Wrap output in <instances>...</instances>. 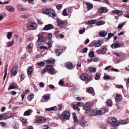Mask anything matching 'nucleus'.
Here are the masks:
<instances>
[{
    "label": "nucleus",
    "mask_w": 129,
    "mask_h": 129,
    "mask_svg": "<svg viewBox=\"0 0 129 129\" xmlns=\"http://www.w3.org/2000/svg\"><path fill=\"white\" fill-rule=\"evenodd\" d=\"M104 78L105 80L110 79V78L109 75H106V73L104 74Z\"/></svg>",
    "instance_id": "47"
},
{
    "label": "nucleus",
    "mask_w": 129,
    "mask_h": 129,
    "mask_svg": "<svg viewBox=\"0 0 129 129\" xmlns=\"http://www.w3.org/2000/svg\"><path fill=\"white\" fill-rule=\"evenodd\" d=\"M96 68L93 67H91L89 68V71L91 73H94L96 70Z\"/></svg>",
    "instance_id": "40"
},
{
    "label": "nucleus",
    "mask_w": 129,
    "mask_h": 129,
    "mask_svg": "<svg viewBox=\"0 0 129 129\" xmlns=\"http://www.w3.org/2000/svg\"><path fill=\"white\" fill-rule=\"evenodd\" d=\"M88 77V75L87 74H83L80 77V79L82 80H86Z\"/></svg>",
    "instance_id": "22"
},
{
    "label": "nucleus",
    "mask_w": 129,
    "mask_h": 129,
    "mask_svg": "<svg viewBox=\"0 0 129 129\" xmlns=\"http://www.w3.org/2000/svg\"><path fill=\"white\" fill-rule=\"evenodd\" d=\"M61 116L62 118L68 120L69 119L70 116V113L68 111H65L62 113Z\"/></svg>",
    "instance_id": "5"
},
{
    "label": "nucleus",
    "mask_w": 129,
    "mask_h": 129,
    "mask_svg": "<svg viewBox=\"0 0 129 129\" xmlns=\"http://www.w3.org/2000/svg\"><path fill=\"white\" fill-rule=\"evenodd\" d=\"M6 9L10 12H13L15 10V8H14L10 6H6Z\"/></svg>",
    "instance_id": "17"
},
{
    "label": "nucleus",
    "mask_w": 129,
    "mask_h": 129,
    "mask_svg": "<svg viewBox=\"0 0 129 129\" xmlns=\"http://www.w3.org/2000/svg\"><path fill=\"white\" fill-rule=\"evenodd\" d=\"M62 7V6L61 4H58L56 6V8L57 10H59L61 9Z\"/></svg>",
    "instance_id": "51"
},
{
    "label": "nucleus",
    "mask_w": 129,
    "mask_h": 129,
    "mask_svg": "<svg viewBox=\"0 0 129 129\" xmlns=\"http://www.w3.org/2000/svg\"><path fill=\"white\" fill-rule=\"evenodd\" d=\"M37 24L34 22H29L27 23V29L29 30H33L36 29L37 27Z\"/></svg>",
    "instance_id": "3"
},
{
    "label": "nucleus",
    "mask_w": 129,
    "mask_h": 129,
    "mask_svg": "<svg viewBox=\"0 0 129 129\" xmlns=\"http://www.w3.org/2000/svg\"><path fill=\"white\" fill-rule=\"evenodd\" d=\"M58 32L59 31H56L55 32V36L57 38H59V37H60V36H59V33L58 34Z\"/></svg>",
    "instance_id": "62"
},
{
    "label": "nucleus",
    "mask_w": 129,
    "mask_h": 129,
    "mask_svg": "<svg viewBox=\"0 0 129 129\" xmlns=\"http://www.w3.org/2000/svg\"><path fill=\"white\" fill-rule=\"evenodd\" d=\"M102 49H98L96 51V52L98 54H105L107 51V48L106 46H103L101 47Z\"/></svg>",
    "instance_id": "6"
},
{
    "label": "nucleus",
    "mask_w": 129,
    "mask_h": 129,
    "mask_svg": "<svg viewBox=\"0 0 129 129\" xmlns=\"http://www.w3.org/2000/svg\"><path fill=\"white\" fill-rule=\"evenodd\" d=\"M90 45L91 46H94L95 47H97L100 46L101 44L100 41L98 42H96L95 41H93L90 43Z\"/></svg>",
    "instance_id": "11"
},
{
    "label": "nucleus",
    "mask_w": 129,
    "mask_h": 129,
    "mask_svg": "<svg viewBox=\"0 0 129 129\" xmlns=\"http://www.w3.org/2000/svg\"><path fill=\"white\" fill-rule=\"evenodd\" d=\"M105 112V110L104 109L101 108L98 110H92L89 114V115L91 116L100 115L104 114Z\"/></svg>",
    "instance_id": "1"
},
{
    "label": "nucleus",
    "mask_w": 129,
    "mask_h": 129,
    "mask_svg": "<svg viewBox=\"0 0 129 129\" xmlns=\"http://www.w3.org/2000/svg\"><path fill=\"white\" fill-rule=\"evenodd\" d=\"M87 91L89 93H93L94 92V90L93 88L90 87L87 89Z\"/></svg>",
    "instance_id": "34"
},
{
    "label": "nucleus",
    "mask_w": 129,
    "mask_h": 129,
    "mask_svg": "<svg viewBox=\"0 0 129 129\" xmlns=\"http://www.w3.org/2000/svg\"><path fill=\"white\" fill-rule=\"evenodd\" d=\"M85 31V28H83V29L80 30L79 31V33L81 34H83Z\"/></svg>",
    "instance_id": "59"
},
{
    "label": "nucleus",
    "mask_w": 129,
    "mask_h": 129,
    "mask_svg": "<svg viewBox=\"0 0 129 129\" xmlns=\"http://www.w3.org/2000/svg\"><path fill=\"white\" fill-rule=\"evenodd\" d=\"M46 120V119L44 117H39L37 118L36 119L35 122L38 123H43Z\"/></svg>",
    "instance_id": "12"
},
{
    "label": "nucleus",
    "mask_w": 129,
    "mask_h": 129,
    "mask_svg": "<svg viewBox=\"0 0 129 129\" xmlns=\"http://www.w3.org/2000/svg\"><path fill=\"white\" fill-rule=\"evenodd\" d=\"M33 46V45L32 43H30L26 47V49H31Z\"/></svg>",
    "instance_id": "42"
},
{
    "label": "nucleus",
    "mask_w": 129,
    "mask_h": 129,
    "mask_svg": "<svg viewBox=\"0 0 129 129\" xmlns=\"http://www.w3.org/2000/svg\"><path fill=\"white\" fill-rule=\"evenodd\" d=\"M39 85L40 87L41 88L43 87L45 85L44 83L43 82H40L39 83Z\"/></svg>",
    "instance_id": "60"
},
{
    "label": "nucleus",
    "mask_w": 129,
    "mask_h": 129,
    "mask_svg": "<svg viewBox=\"0 0 129 129\" xmlns=\"http://www.w3.org/2000/svg\"><path fill=\"white\" fill-rule=\"evenodd\" d=\"M53 11V10L51 9H43L42 10L44 14L49 15L50 14L51 12Z\"/></svg>",
    "instance_id": "16"
},
{
    "label": "nucleus",
    "mask_w": 129,
    "mask_h": 129,
    "mask_svg": "<svg viewBox=\"0 0 129 129\" xmlns=\"http://www.w3.org/2000/svg\"><path fill=\"white\" fill-rule=\"evenodd\" d=\"M99 35L100 37H104L107 35L106 32L104 30H102L100 31L99 33Z\"/></svg>",
    "instance_id": "20"
},
{
    "label": "nucleus",
    "mask_w": 129,
    "mask_h": 129,
    "mask_svg": "<svg viewBox=\"0 0 129 129\" xmlns=\"http://www.w3.org/2000/svg\"><path fill=\"white\" fill-rule=\"evenodd\" d=\"M84 105V103H83L79 102L77 103V105L79 107H81L83 106Z\"/></svg>",
    "instance_id": "52"
},
{
    "label": "nucleus",
    "mask_w": 129,
    "mask_h": 129,
    "mask_svg": "<svg viewBox=\"0 0 129 129\" xmlns=\"http://www.w3.org/2000/svg\"><path fill=\"white\" fill-rule=\"evenodd\" d=\"M49 16L52 18H54L56 16V15L54 12V11H51L50 14H49Z\"/></svg>",
    "instance_id": "36"
},
{
    "label": "nucleus",
    "mask_w": 129,
    "mask_h": 129,
    "mask_svg": "<svg viewBox=\"0 0 129 129\" xmlns=\"http://www.w3.org/2000/svg\"><path fill=\"white\" fill-rule=\"evenodd\" d=\"M96 21L95 20H90L89 21L87 22V23H88L90 24H93L96 23Z\"/></svg>",
    "instance_id": "43"
},
{
    "label": "nucleus",
    "mask_w": 129,
    "mask_h": 129,
    "mask_svg": "<svg viewBox=\"0 0 129 129\" xmlns=\"http://www.w3.org/2000/svg\"><path fill=\"white\" fill-rule=\"evenodd\" d=\"M20 17L23 18H27L29 17V15L28 14H25L24 15H21Z\"/></svg>",
    "instance_id": "33"
},
{
    "label": "nucleus",
    "mask_w": 129,
    "mask_h": 129,
    "mask_svg": "<svg viewBox=\"0 0 129 129\" xmlns=\"http://www.w3.org/2000/svg\"><path fill=\"white\" fill-rule=\"evenodd\" d=\"M108 10L106 7L101 8L98 10V12L101 13H103L107 12Z\"/></svg>",
    "instance_id": "13"
},
{
    "label": "nucleus",
    "mask_w": 129,
    "mask_h": 129,
    "mask_svg": "<svg viewBox=\"0 0 129 129\" xmlns=\"http://www.w3.org/2000/svg\"><path fill=\"white\" fill-rule=\"evenodd\" d=\"M120 46V44L117 43H114L113 44L111 45V47L113 49H115L119 47Z\"/></svg>",
    "instance_id": "21"
},
{
    "label": "nucleus",
    "mask_w": 129,
    "mask_h": 129,
    "mask_svg": "<svg viewBox=\"0 0 129 129\" xmlns=\"http://www.w3.org/2000/svg\"><path fill=\"white\" fill-rule=\"evenodd\" d=\"M62 14L64 16H67L68 15V14L67 13V9H65L63 10Z\"/></svg>",
    "instance_id": "44"
},
{
    "label": "nucleus",
    "mask_w": 129,
    "mask_h": 129,
    "mask_svg": "<svg viewBox=\"0 0 129 129\" xmlns=\"http://www.w3.org/2000/svg\"><path fill=\"white\" fill-rule=\"evenodd\" d=\"M33 69L32 67H30L28 68L27 71V74L28 75H31L33 72Z\"/></svg>",
    "instance_id": "29"
},
{
    "label": "nucleus",
    "mask_w": 129,
    "mask_h": 129,
    "mask_svg": "<svg viewBox=\"0 0 129 129\" xmlns=\"http://www.w3.org/2000/svg\"><path fill=\"white\" fill-rule=\"evenodd\" d=\"M50 97L49 96L46 95H44V96L41 100L40 102H48V100L50 99Z\"/></svg>",
    "instance_id": "15"
},
{
    "label": "nucleus",
    "mask_w": 129,
    "mask_h": 129,
    "mask_svg": "<svg viewBox=\"0 0 129 129\" xmlns=\"http://www.w3.org/2000/svg\"><path fill=\"white\" fill-rule=\"evenodd\" d=\"M89 56L91 57H94V54L93 52L91 51L89 53Z\"/></svg>",
    "instance_id": "48"
},
{
    "label": "nucleus",
    "mask_w": 129,
    "mask_h": 129,
    "mask_svg": "<svg viewBox=\"0 0 129 129\" xmlns=\"http://www.w3.org/2000/svg\"><path fill=\"white\" fill-rule=\"evenodd\" d=\"M46 62L48 63H51L53 64L55 62L54 59H50L46 61Z\"/></svg>",
    "instance_id": "37"
},
{
    "label": "nucleus",
    "mask_w": 129,
    "mask_h": 129,
    "mask_svg": "<svg viewBox=\"0 0 129 129\" xmlns=\"http://www.w3.org/2000/svg\"><path fill=\"white\" fill-rule=\"evenodd\" d=\"M55 53L58 56L62 52V50L61 49H57L55 51Z\"/></svg>",
    "instance_id": "28"
},
{
    "label": "nucleus",
    "mask_w": 129,
    "mask_h": 129,
    "mask_svg": "<svg viewBox=\"0 0 129 129\" xmlns=\"http://www.w3.org/2000/svg\"><path fill=\"white\" fill-rule=\"evenodd\" d=\"M27 9L23 8H19L18 9V11L19 12L24 11H26Z\"/></svg>",
    "instance_id": "53"
},
{
    "label": "nucleus",
    "mask_w": 129,
    "mask_h": 129,
    "mask_svg": "<svg viewBox=\"0 0 129 129\" xmlns=\"http://www.w3.org/2000/svg\"><path fill=\"white\" fill-rule=\"evenodd\" d=\"M108 123L111 124L113 126H111V129H116V126L118 125L119 122L116 119L110 118L108 120Z\"/></svg>",
    "instance_id": "2"
},
{
    "label": "nucleus",
    "mask_w": 129,
    "mask_h": 129,
    "mask_svg": "<svg viewBox=\"0 0 129 129\" xmlns=\"http://www.w3.org/2000/svg\"><path fill=\"white\" fill-rule=\"evenodd\" d=\"M25 78V75L23 74H22L20 77V79L21 80H23Z\"/></svg>",
    "instance_id": "63"
},
{
    "label": "nucleus",
    "mask_w": 129,
    "mask_h": 129,
    "mask_svg": "<svg viewBox=\"0 0 129 129\" xmlns=\"http://www.w3.org/2000/svg\"><path fill=\"white\" fill-rule=\"evenodd\" d=\"M46 67L47 70L49 72L50 74L52 75L55 74L54 70L52 66L47 65Z\"/></svg>",
    "instance_id": "10"
},
{
    "label": "nucleus",
    "mask_w": 129,
    "mask_h": 129,
    "mask_svg": "<svg viewBox=\"0 0 129 129\" xmlns=\"http://www.w3.org/2000/svg\"><path fill=\"white\" fill-rule=\"evenodd\" d=\"M37 64L41 66H44L45 65V63L44 62L41 61L40 62L38 63Z\"/></svg>",
    "instance_id": "50"
},
{
    "label": "nucleus",
    "mask_w": 129,
    "mask_h": 129,
    "mask_svg": "<svg viewBox=\"0 0 129 129\" xmlns=\"http://www.w3.org/2000/svg\"><path fill=\"white\" fill-rule=\"evenodd\" d=\"M73 118L74 121L76 122H78V120L76 116H73Z\"/></svg>",
    "instance_id": "56"
},
{
    "label": "nucleus",
    "mask_w": 129,
    "mask_h": 129,
    "mask_svg": "<svg viewBox=\"0 0 129 129\" xmlns=\"http://www.w3.org/2000/svg\"><path fill=\"white\" fill-rule=\"evenodd\" d=\"M47 71V69L46 68V66L45 68L41 72V74H43L45 73Z\"/></svg>",
    "instance_id": "57"
},
{
    "label": "nucleus",
    "mask_w": 129,
    "mask_h": 129,
    "mask_svg": "<svg viewBox=\"0 0 129 129\" xmlns=\"http://www.w3.org/2000/svg\"><path fill=\"white\" fill-rule=\"evenodd\" d=\"M100 77V74L99 73H96L95 75V79L96 80H98Z\"/></svg>",
    "instance_id": "46"
},
{
    "label": "nucleus",
    "mask_w": 129,
    "mask_h": 129,
    "mask_svg": "<svg viewBox=\"0 0 129 129\" xmlns=\"http://www.w3.org/2000/svg\"><path fill=\"white\" fill-rule=\"evenodd\" d=\"M71 107L75 110L79 111L80 110V108L75 104L72 105Z\"/></svg>",
    "instance_id": "31"
},
{
    "label": "nucleus",
    "mask_w": 129,
    "mask_h": 129,
    "mask_svg": "<svg viewBox=\"0 0 129 129\" xmlns=\"http://www.w3.org/2000/svg\"><path fill=\"white\" fill-rule=\"evenodd\" d=\"M116 101L119 102L122 99V97L120 95H118L116 96L115 98Z\"/></svg>",
    "instance_id": "19"
},
{
    "label": "nucleus",
    "mask_w": 129,
    "mask_h": 129,
    "mask_svg": "<svg viewBox=\"0 0 129 129\" xmlns=\"http://www.w3.org/2000/svg\"><path fill=\"white\" fill-rule=\"evenodd\" d=\"M32 112L31 110L30 109L24 112V116H27L30 115H31Z\"/></svg>",
    "instance_id": "23"
},
{
    "label": "nucleus",
    "mask_w": 129,
    "mask_h": 129,
    "mask_svg": "<svg viewBox=\"0 0 129 129\" xmlns=\"http://www.w3.org/2000/svg\"><path fill=\"white\" fill-rule=\"evenodd\" d=\"M56 21L59 27H63L66 24V23L65 21H62L60 19H57Z\"/></svg>",
    "instance_id": "7"
},
{
    "label": "nucleus",
    "mask_w": 129,
    "mask_h": 129,
    "mask_svg": "<svg viewBox=\"0 0 129 129\" xmlns=\"http://www.w3.org/2000/svg\"><path fill=\"white\" fill-rule=\"evenodd\" d=\"M80 125L82 127H84L85 125V124L86 123V121L83 119H81L80 121Z\"/></svg>",
    "instance_id": "25"
},
{
    "label": "nucleus",
    "mask_w": 129,
    "mask_h": 129,
    "mask_svg": "<svg viewBox=\"0 0 129 129\" xmlns=\"http://www.w3.org/2000/svg\"><path fill=\"white\" fill-rule=\"evenodd\" d=\"M7 69H5L4 72L5 73V74L3 80V81H4L6 79V77L7 75Z\"/></svg>",
    "instance_id": "45"
},
{
    "label": "nucleus",
    "mask_w": 129,
    "mask_h": 129,
    "mask_svg": "<svg viewBox=\"0 0 129 129\" xmlns=\"http://www.w3.org/2000/svg\"><path fill=\"white\" fill-rule=\"evenodd\" d=\"M112 101L110 99H108L106 101V103L107 106H111L112 105Z\"/></svg>",
    "instance_id": "32"
},
{
    "label": "nucleus",
    "mask_w": 129,
    "mask_h": 129,
    "mask_svg": "<svg viewBox=\"0 0 129 129\" xmlns=\"http://www.w3.org/2000/svg\"><path fill=\"white\" fill-rule=\"evenodd\" d=\"M20 119L21 121L22 122L25 124L26 123L27 121L26 119H24L21 118Z\"/></svg>",
    "instance_id": "54"
},
{
    "label": "nucleus",
    "mask_w": 129,
    "mask_h": 129,
    "mask_svg": "<svg viewBox=\"0 0 129 129\" xmlns=\"http://www.w3.org/2000/svg\"><path fill=\"white\" fill-rule=\"evenodd\" d=\"M34 97V94L32 93H31L30 94V95L28 96L27 98L28 100L30 101Z\"/></svg>",
    "instance_id": "38"
},
{
    "label": "nucleus",
    "mask_w": 129,
    "mask_h": 129,
    "mask_svg": "<svg viewBox=\"0 0 129 129\" xmlns=\"http://www.w3.org/2000/svg\"><path fill=\"white\" fill-rule=\"evenodd\" d=\"M14 41L13 40L11 41H9L6 42V47H9L11 46L14 44Z\"/></svg>",
    "instance_id": "24"
},
{
    "label": "nucleus",
    "mask_w": 129,
    "mask_h": 129,
    "mask_svg": "<svg viewBox=\"0 0 129 129\" xmlns=\"http://www.w3.org/2000/svg\"><path fill=\"white\" fill-rule=\"evenodd\" d=\"M5 117L6 119H7L10 118H13V119H14V118H13L14 116L13 113H7L5 114Z\"/></svg>",
    "instance_id": "18"
},
{
    "label": "nucleus",
    "mask_w": 129,
    "mask_h": 129,
    "mask_svg": "<svg viewBox=\"0 0 129 129\" xmlns=\"http://www.w3.org/2000/svg\"><path fill=\"white\" fill-rule=\"evenodd\" d=\"M38 39L37 42L38 45H40L42 44V43L45 41V37L43 35L39 34L38 35Z\"/></svg>",
    "instance_id": "4"
},
{
    "label": "nucleus",
    "mask_w": 129,
    "mask_h": 129,
    "mask_svg": "<svg viewBox=\"0 0 129 129\" xmlns=\"http://www.w3.org/2000/svg\"><path fill=\"white\" fill-rule=\"evenodd\" d=\"M119 122L121 124H124L128 123L129 121L126 120H124L120 121Z\"/></svg>",
    "instance_id": "35"
},
{
    "label": "nucleus",
    "mask_w": 129,
    "mask_h": 129,
    "mask_svg": "<svg viewBox=\"0 0 129 129\" xmlns=\"http://www.w3.org/2000/svg\"><path fill=\"white\" fill-rule=\"evenodd\" d=\"M65 66L69 69H72L73 68V66L71 63L68 62L66 63Z\"/></svg>",
    "instance_id": "27"
},
{
    "label": "nucleus",
    "mask_w": 129,
    "mask_h": 129,
    "mask_svg": "<svg viewBox=\"0 0 129 129\" xmlns=\"http://www.w3.org/2000/svg\"><path fill=\"white\" fill-rule=\"evenodd\" d=\"M16 88H17V87L12 85L9 86V88L8 89V90H10V89H13Z\"/></svg>",
    "instance_id": "49"
},
{
    "label": "nucleus",
    "mask_w": 129,
    "mask_h": 129,
    "mask_svg": "<svg viewBox=\"0 0 129 129\" xmlns=\"http://www.w3.org/2000/svg\"><path fill=\"white\" fill-rule=\"evenodd\" d=\"M17 66H16L12 68L11 70V75L15 76L17 73Z\"/></svg>",
    "instance_id": "9"
},
{
    "label": "nucleus",
    "mask_w": 129,
    "mask_h": 129,
    "mask_svg": "<svg viewBox=\"0 0 129 129\" xmlns=\"http://www.w3.org/2000/svg\"><path fill=\"white\" fill-rule=\"evenodd\" d=\"M105 22L103 21H100L96 23L97 25L98 26L104 24L105 23Z\"/></svg>",
    "instance_id": "39"
},
{
    "label": "nucleus",
    "mask_w": 129,
    "mask_h": 129,
    "mask_svg": "<svg viewBox=\"0 0 129 129\" xmlns=\"http://www.w3.org/2000/svg\"><path fill=\"white\" fill-rule=\"evenodd\" d=\"M52 34H50L48 35L47 36V38L48 39H51L52 37Z\"/></svg>",
    "instance_id": "55"
},
{
    "label": "nucleus",
    "mask_w": 129,
    "mask_h": 129,
    "mask_svg": "<svg viewBox=\"0 0 129 129\" xmlns=\"http://www.w3.org/2000/svg\"><path fill=\"white\" fill-rule=\"evenodd\" d=\"M123 14V12L122 11L118 10L117 14L119 15H121Z\"/></svg>",
    "instance_id": "64"
},
{
    "label": "nucleus",
    "mask_w": 129,
    "mask_h": 129,
    "mask_svg": "<svg viewBox=\"0 0 129 129\" xmlns=\"http://www.w3.org/2000/svg\"><path fill=\"white\" fill-rule=\"evenodd\" d=\"M12 34V31L8 32L7 33L6 36L7 39L9 40L11 39Z\"/></svg>",
    "instance_id": "26"
},
{
    "label": "nucleus",
    "mask_w": 129,
    "mask_h": 129,
    "mask_svg": "<svg viewBox=\"0 0 129 129\" xmlns=\"http://www.w3.org/2000/svg\"><path fill=\"white\" fill-rule=\"evenodd\" d=\"M86 4L87 6L88 10H89L92 8L93 6L92 4L88 3H86Z\"/></svg>",
    "instance_id": "30"
},
{
    "label": "nucleus",
    "mask_w": 129,
    "mask_h": 129,
    "mask_svg": "<svg viewBox=\"0 0 129 129\" xmlns=\"http://www.w3.org/2000/svg\"><path fill=\"white\" fill-rule=\"evenodd\" d=\"M54 26L51 24L45 25L43 28V30H48L52 29L53 28Z\"/></svg>",
    "instance_id": "14"
},
{
    "label": "nucleus",
    "mask_w": 129,
    "mask_h": 129,
    "mask_svg": "<svg viewBox=\"0 0 129 129\" xmlns=\"http://www.w3.org/2000/svg\"><path fill=\"white\" fill-rule=\"evenodd\" d=\"M51 111H56L57 110V108L56 106H54V107H51Z\"/></svg>",
    "instance_id": "61"
},
{
    "label": "nucleus",
    "mask_w": 129,
    "mask_h": 129,
    "mask_svg": "<svg viewBox=\"0 0 129 129\" xmlns=\"http://www.w3.org/2000/svg\"><path fill=\"white\" fill-rule=\"evenodd\" d=\"M114 35L111 33H109L108 34V37L107 38V40H109L111 37L114 36Z\"/></svg>",
    "instance_id": "41"
},
{
    "label": "nucleus",
    "mask_w": 129,
    "mask_h": 129,
    "mask_svg": "<svg viewBox=\"0 0 129 129\" xmlns=\"http://www.w3.org/2000/svg\"><path fill=\"white\" fill-rule=\"evenodd\" d=\"M5 114H4L3 115H0V120H1L4 119H5Z\"/></svg>",
    "instance_id": "58"
},
{
    "label": "nucleus",
    "mask_w": 129,
    "mask_h": 129,
    "mask_svg": "<svg viewBox=\"0 0 129 129\" xmlns=\"http://www.w3.org/2000/svg\"><path fill=\"white\" fill-rule=\"evenodd\" d=\"M83 108V109L86 111L85 112L87 113H88L89 115L91 111H92L90 109V107L89 104L88 103H86Z\"/></svg>",
    "instance_id": "8"
}]
</instances>
